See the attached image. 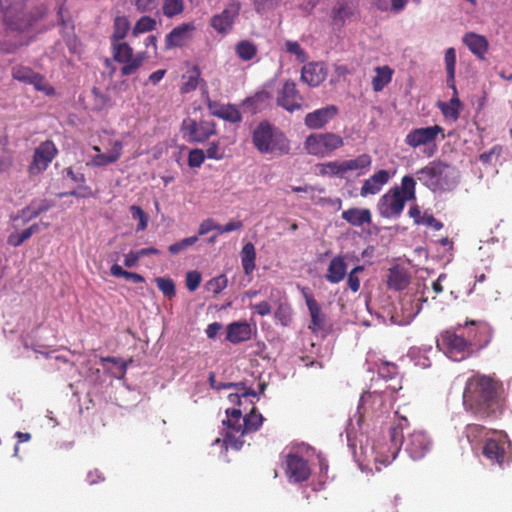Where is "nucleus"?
I'll use <instances>...</instances> for the list:
<instances>
[{"mask_svg": "<svg viewBox=\"0 0 512 512\" xmlns=\"http://www.w3.org/2000/svg\"><path fill=\"white\" fill-rule=\"evenodd\" d=\"M406 424L407 419L401 417L399 423L390 429L389 443L378 442L373 445L374 461L378 471H380L378 464L387 466L396 459L403 443L405 451L413 460L423 458L430 451L432 440L424 431H414L403 440V428Z\"/></svg>", "mask_w": 512, "mask_h": 512, "instance_id": "obj_1", "label": "nucleus"}, {"mask_svg": "<svg viewBox=\"0 0 512 512\" xmlns=\"http://www.w3.org/2000/svg\"><path fill=\"white\" fill-rule=\"evenodd\" d=\"M501 385L491 376L474 373L467 379L463 392V405L479 417L494 415L501 407Z\"/></svg>", "mask_w": 512, "mask_h": 512, "instance_id": "obj_2", "label": "nucleus"}, {"mask_svg": "<svg viewBox=\"0 0 512 512\" xmlns=\"http://www.w3.org/2000/svg\"><path fill=\"white\" fill-rule=\"evenodd\" d=\"M264 421L263 416L258 413L255 408L251 412L242 416V411L237 408L226 409V419L223 425L227 427V431L223 440L217 438L213 445L222 443L225 449L232 448L239 450L243 444V436L247 433L257 431Z\"/></svg>", "mask_w": 512, "mask_h": 512, "instance_id": "obj_3", "label": "nucleus"}, {"mask_svg": "<svg viewBox=\"0 0 512 512\" xmlns=\"http://www.w3.org/2000/svg\"><path fill=\"white\" fill-rule=\"evenodd\" d=\"M416 199V181L410 175L401 179L400 186L390 188L383 194L378 203L377 209L383 218L397 219L402 214L407 202Z\"/></svg>", "mask_w": 512, "mask_h": 512, "instance_id": "obj_4", "label": "nucleus"}, {"mask_svg": "<svg viewBox=\"0 0 512 512\" xmlns=\"http://www.w3.org/2000/svg\"><path fill=\"white\" fill-rule=\"evenodd\" d=\"M417 179L430 190L449 191L458 184V172L448 164L432 161L416 172Z\"/></svg>", "mask_w": 512, "mask_h": 512, "instance_id": "obj_5", "label": "nucleus"}, {"mask_svg": "<svg viewBox=\"0 0 512 512\" xmlns=\"http://www.w3.org/2000/svg\"><path fill=\"white\" fill-rule=\"evenodd\" d=\"M474 335L469 330L467 335L462 327L455 331L447 330L437 338V348L453 361H461L472 351Z\"/></svg>", "mask_w": 512, "mask_h": 512, "instance_id": "obj_6", "label": "nucleus"}, {"mask_svg": "<svg viewBox=\"0 0 512 512\" xmlns=\"http://www.w3.org/2000/svg\"><path fill=\"white\" fill-rule=\"evenodd\" d=\"M252 140L255 148L261 153L287 154L290 150L286 136L268 122H261L255 128Z\"/></svg>", "mask_w": 512, "mask_h": 512, "instance_id": "obj_7", "label": "nucleus"}, {"mask_svg": "<svg viewBox=\"0 0 512 512\" xmlns=\"http://www.w3.org/2000/svg\"><path fill=\"white\" fill-rule=\"evenodd\" d=\"M482 455L491 465L504 468L512 462V444L508 435L501 430L490 434L483 444Z\"/></svg>", "mask_w": 512, "mask_h": 512, "instance_id": "obj_8", "label": "nucleus"}, {"mask_svg": "<svg viewBox=\"0 0 512 512\" xmlns=\"http://www.w3.org/2000/svg\"><path fill=\"white\" fill-rule=\"evenodd\" d=\"M425 284L418 287L415 293L407 291L400 299L395 308V314L391 317L398 325H408L420 313L422 303L427 301L424 297Z\"/></svg>", "mask_w": 512, "mask_h": 512, "instance_id": "obj_9", "label": "nucleus"}, {"mask_svg": "<svg viewBox=\"0 0 512 512\" xmlns=\"http://www.w3.org/2000/svg\"><path fill=\"white\" fill-rule=\"evenodd\" d=\"M439 136L441 139L445 137L444 130L439 125L413 128L406 134L404 142L413 149L422 148L424 153L431 156Z\"/></svg>", "mask_w": 512, "mask_h": 512, "instance_id": "obj_10", "label": "nucleus"}, {"mask_svg": "<svg viewBox=\"0 0 512 512\" xmlns=\"http://www.w3.org/2000/svg\"><path fill=\"white\" fill-rule=\"evenodd\" d=\"M111 51L113 59L122 64L121 75L134 74L147 58L146 52L134 53L133 48L127 42H112Z\"/></svg>", "mask_w": 512, "mask_h": 512, "instance_id": "obj_11", "label": "nucleus"}, {"mask_svg": "<svg viewBox=\"0 0 512 512\" xmlns=\"http://www.w3.org/2000/svg\"><path fill=\"white\" fill-rule=\"evenodd\" d=\"M343 145V138L333 132L310 134L304 142L307 153L317 157L328 156Z\"/></svg>", "mask_w": 512, "mask_h": 512, "instance_id": "obj_12", "label": "nucleus"}, {"mask_svg": "<svg viewBox=\"0 0 512 512\" xmlns=\"http://www.w3.org/2000/svg\"><path fill=\"white\" fill-rule=\"evenodd\" d=\"M397 387L388 386L384 390H374L365 392L360 397L358 409L367 410L368 406L374 413L382 414L388 411L391 405L393 394L397 391Z\"/></svg>", "mask_w": 512, "mask_h": 512, "instance_id": "obj_13", "label": "nucleus"}, {"mask_svg": "<svg viewBox=\"0 0 512 512\" xmlns=\"http://www.w3.org/2000/svg\"><path fill=\"white\" fill-rule=\"evenodd\" d=\"M57 153L58 150L52 141L42 142L34 150L33 160L29 165L30 174L36 175L45 171Z\"/></svg>", "mask_w": 512, "mask_h": 512, "instance_id": "obj_14", "label": "nucleus"}, {"mask_svg": "<svg viewBox=\"0 0 512 512\" xmlns=\"http://www.w3.org/2000/svg\"><path fill=\"white\" fill-rule=\"evenodd\" d=\"M241 5L239 2H230L222 12L215 14L210 19V26L219 34H228L239 15Z\"/></svg>", "mask_w": 512, "mask_h": 512, "instance_id": "obj_15", "label": "nucleus"}, {"mask_svg": "<svg viewBox=\"0 0 512 512\" xmlns=\"http://www.w3.org/2000/svg\"><path fill=\"white\" fill-rule=\"evenodd\" d=\"M303 98L293 81L287 80L277 93V105L288 112H294L302 108Z\"/></svg>", "mask_w": 512, "mask_h": 512, "instance_id": "obj_16", "label": "nucleus"}, {"mask_svg": "<svg viewBox=\"0 0 512 512\" xmlns=\"http://www.w3.org/2000/svg\"><path fill=\"white\" fill-rule=\"evenodd\" d=\"M285 474L288 480L293 483L305 481L311 474L308 462L297 453L287 455Z\"/></svg>", "mask_w": 512, "mask_h": 512, "instance_id": "obj_17", "label": "nucleus"}, {"mask_svg": "<svg viewBox=\"0 0 512 512\" xmlns=\"http://www.w3.org/2000/svg\"><path fill=\"white\" fill-rule=\"evenodd\" d=\"M338 112L337 106L327 105L306 114L304 124L311 130L322 129L337 116Z\"/></svg>", "mask_w": 512, "mask_h": 512, "instance_id": "obj_18", "label": "nucleus"}, {"mask_svg": "<svg viewBox=\"0 0 512 512\" xmlns=\"http://www.w3.org/2000/svg\"><path fill=\"white\" fill-rule=\"evenodd\" d=\"M109 147L110 150L107 153H103L98 146L92 147V150L96 152L90 161L92 166L104 167L113 164L120 159L124 147L122 141L110 140Z\"/></svg>", "mask_w": 512, "mask_h": 512, "instance_id": "obj_19", "label": "nucleus"}, {"mask_svg": "<svg viewBox=\"0 0 512 512\" xmlns=\"http://www.w3.org/2000/svg\"><path fill=\"white\" fill-rule=\"evenodd\" d=\"M196 26L193 22L182 23L173 28L165 38V48L182 47L193 38Z\"/></svg>", "mask_w": 512, "mask_h": 512, "instance_id": "obj_20", "label": "nucleus"}, {"mask_svg": "<svg viewBox=\"0 0 512 512\" xmlns=\"http://www.w3.org/2000/svg\"><path fill=\"white\" fill-rule=\"evenodd\" d=\"M183 128L190 139L195 142H203L215 134V124L208 120L187 119L183 122Z\"/></svg>", "mask_w": 512, "mask_h": 512, "instance_id": "obj_21", "label": "nucleus"}, {"mask_svg": "<svg viewBox=\"0 0 512 512\" xmlns=\"http://www.w3.org/2000/svg\"><path fill=\"white\" fill-rule=\"evenodd\" d=\"M394 174L395 172H390L385 169L378 170L363 182L360 189V195L362 197H367L368 195L378 194Z\"/></svg>", "mask_w": 512, "mask_h": 512, "instance_id": "obj_22", "label": "nucleus"}, {"mask_svg": "<svg viewBox=\"0 0 512 512\" xmlns=\"http://www.w3.org/2000/svg\"><path fill=\"white\" fill-rule=\"evenodd\" d=\"M301 294L305 299L307 308L311 316L310 328L314 332H318L324 329L325 326V315L322 313L320 304L315 300L308 288H300Z\"/></svg>", "mask_w": 512, "mask_h": 512, "instance_id": "obj_23", "label": "nucleus"}, {"mask_svg": "<svg viewBox=\"0 0 512 512\" xmlns=\"http://www.w3.org/2000/svg\"><path fill=\"white\" fill-rule=\"evenodd\" d=\"M495 431L496 430L487 429L479 424H469L466 426L464 433L471 449L475 453H478V451L482 450V446L486 443V439Z\"/></svg>", "mask_w": 512, "mask_h": 512, "instance_id": "obj_24", "label": "nucleus"}, {"mask_svg": "<svg viewBox=\"0 0 512 512\" xmlns=\"http://www.w3.org/2000/svg\"><path fill=\"white\" fill-rule=\"evenodd\" d=\"M327 76V71L323 63L311 62L303 66L301 71V80L310 87L319 86Z\"/></svg>", "mask_w": 512, "mask_h": 512, "instance_id": "obj_25", "label": "nucleus"}, {"mask_svg": "<svg viewBox=\"0 0 512 512\" xmlns=\"http://www.w3.org/2000/svg\"><path fill=\"white\" fill-rule=\"evenodd\" d=\"M252 325L246 321H235L227 326L226 340L232 344H238L251 339Z\"/></svg>", "mask_w": 512, "mask_h": 512, "instance_id": "obj_26", "label": "nucleus"}, {"mask_svg": "<svg viewBox=\"0 0 512 512\" xmlns=\"http://www.w3.org/2000/svg\"><path fill=\"white\" fill-rule=\"evenodd\" d=\"M462 41L477 58L481 60L485 58L488 51V41L484 36L469 32L463 36Z\"/></svg>", "mask_w": 512, "mask_h": 512, "instance_id": "obj_27", "label": "nucleus"}, {"mask_svg": "<svg viewBox=\"0 0 512 512\" xmlns=\"http://www.w3.org/2000/svg\"><path fill=\"white\" fill-rule=\"evenodd\" d=\"M208 109L212 115L231 123L240 122L242 119L241 113L234 105H222L216 102H209Z\"/></svg>", "mask_w": 512, "mask_h": 512, "instance_id": "obj_28", "label": "nucleus"}, {"mask_svg": "<svg viewBox=\"0 0 512 512\" xmlns=\"http://www.w3.org/2000/svg\"><path fill=\"white\" fill-rule=\"evenodd\" d=\"M347 274V265L343 256L333 257L328 265L325 278L329 283H340Z\"/></svg>", "mask_w": 512, "mask_h": 512, "instance_id": "obj_29", "label": "nucleus"}, {"mask_svg": "<svg viewBox=\"0 0 512 512\" xmlns=\"http://www.w3.org/2000/svg\"><path fill=\"white\" fill-rule=\"evenodd\" d=\"M341 217L350 225L356 227L370 224L372 221L371 212L366 208H350L343 211Z\"/></svg>", "mask_w": 512, "mask_h": 512, "instance_id": "obj_30", "label": "nucleus"}, {"mask_svg": "<svg viewBox=\"0 0 512 512\" xmlns=\"http://www.w3.org/2000/svg\"><path fill=\"white\" fill-rule=\"evenodd\" d=\"M0 8L3 10V18L5 23L14 30H24L31 25L30 20H24L20 15L14 14L18 9L14 7H4L0 0Z\"/></svg>", "mask_w": 512, "mask_h": 512, "instance_id": "obj_31", "label": "nucleus"}, {"mask_svg": "<svg viewBox=\"0 0 512 512\" xmlns=\"http://www.w3.org/2000/svg\"><path fill=\"white\" fill-rule=\"evenodd\" d=\"M345 165L346 174L356 172L357 175H362L371 166L372 158L368 154H361L354 159L343 160Z\"/></svg>", "mask_w": 512, "mask_h": 512, "instance_id": "obj_32", "label": "nucleus"}, {"mask_svg": "<svg viewBox=\"0 0 512 512\" xmlns=\"http://www.w3.org/2000/svg\"><path fill=\"white\" fill-rule=\"evenodd\" d=\"M375 73L376 75L372 78V87L375 92H380L391 82L393 70L384 65L376 67Z\"/></svg>", "mask_w": 512, "mask_h": 512, "instance_id": "obj_33", "label": "nucleus"}, {"mask_svg": "<svg viewBox=\"0 0 512 512\" xmlns=\"http://www.w3.org/2000/svg\"><path fill=\"white\" fill-rule=\"evenodd\" d=\"M231 388L235 389V392L228 395L231 404L242 405L243 400L247 401L250 397L257 398V393L253 389L247 388L243 383H233Z\"/></svg>", "mask_w": 512, "mask_h": 512, "instance_id": "obj_34", "label": "nucleus"}, {"mask_svg": "<svg viewBox=\"0 0 512 512\" xmlns=\"http://www.w3.org/2000/svg\"><path fill=\"white\" fill-rule=\"evenodd\" d=\"M241 264L246 275H250L255 269L256 251L251 242L246 243L240 252Z\"/></svg>", "mask_w": 512, "mask_h": 512, "instance_id": "obj_35", "label": "nucleus"}, {"mask_svg": "<svg viewBox=\"0 0 512 512\" xmlns=\"http://www.w3.org/2000/svg\"><path fill=\"white\" fill-rule=\"evenodd\" d=\"M437 106L446 119L456 121L459 118L461 102L458 96H453L448 102H438Z\"/></svg>", "mask_w": 512, "mask_h": 512, "instance_id": "obj_36", "label": "nucleus"}, {"mask_svg": "<svg viewBox=\"0 0 512 512\" xmlns=\"http://www.w3.org/2000/svg\"><path fill=\"white\" fill-rule=\"evenodd\" d=\"M131 29L130 21L126 16H116L113 21L111 43L122 41Z\"/></svg>", "mask_w": 512, "mask_h": 512, "instance_id": "obj_37", "label": "nucleus"}, {"mask_svg": "<svg viewBox=\"0 0 512 512\" xmlns=\"http://www.w3.org/2000/svg\"><path fill=\"white\" fill-rule=\"evenodd\" d=\"M433 349L431 346H425L422 348H411L409 356L416 366L421 368H428L431 365L429 353H432Z\"/></svg>", "mask_w": 512, "mask_h": 512, "instance_id": "obj_38", "label": "nucleus"}, {"mask_svg": "<svg viewBox=\"0 0 512 512\" xmlns=\"http://www.w3.org/2000/svg\"><path fill=\"white\" fill-rule=\"evenodd\" d=\"M257 52V46L250 40H241L235 45V53L242 61L252 60Z\"/></svg>", "mask_w": 512, "mask_h": 512, "instance_id": "obj_39", "label": "nucleus"}, {"mask_svg": "<svg viewBox=\"0 0 512 512\" xmlns=\"http://www.w3.org/2000/svg\"><path fill=\"white\" fill-rule=\"evenodd\" d=\"M156 28H157L156 19H154L150 16H147V15H144L136 21L135 25L132 28V35L134 37H137L140 34L152 32Z\"/></svg>", "mask_w": 512, "mask_h": 512, "instance_id": "obj_40", "label": "nucleus"}, {"mask_svg": "<svg viewBox=\"0 0 512 512\" xmlns=\"http://www.w3.org/2000/svg\"><path fill=\"white\" fill-rule=\"evenodd\" d=\"M320 172L322 175L338 178H344L347 175L343 160L330 161L323 164Z\"/></svg>", "mask_w": 512, "mask_h": 512, "instance_id": "obj_41", "label": "nucleus"}, {"mask_svg": "<svg viewBox=\"0 0 512 512\" xmlns=\"http://www.w3.org/2000/svg\"><path fill=\"white\" fill-rule=\"evenodd\" d=\"M163 14L167 18H173L176 15H179L184 10V1L183 0H163L162 6Z\"/></svg>", "mask_w": 512, "mask_h": 512, "instance_id": "obj_42", "label": "nucleus"}, {"mask_svg": "<svg viewBox=\"0 0 512 512\" xmlns=\"http://www.w3.org/2000/svg\"><path fill=\"white\" fill-rule=\"evenodd\" d=\"M157 287L164 296L172 298L176 294L175 284L170 278L158 277L155 279Z\"/></svg>", "mask_w": 512, "mask_h": 512, "instance_id": "obj_43", "label": "nucleus"}, {"mask_svg": "<svg viewBox=\"0 0 512 512\" xmlns=\"http://www.w3.org/2000/svg\"><path fill=\"white\" fill-rule=\"evenodd\" d=\"M130 212H131L132 218L134 220H138V225H137L136 230L137 231L145 230L147 228V225H148V216L143 211V209L141 207H139V206L132 205L130 207Z\"/></svg>", "mask_w": 512, "mask_h": 512, "instance_id": "obj_44", "label": "nucleus"}, {"mask_svg": "<svg viewBox=\"0 0 512 512\" xmlns=\"http://www.w3.org/2000/svg\"><path fill=\"white\" fill-rule=\"evenodd\" d=\"M29 84L33 85L36 90L44 92L46 95L54 94L53 87L38 73H34Z\"/></svg>", "mask_w": 512, "mask_h": 512, "instance_id": "obj_45", "label": "nucleus"}, {"mask_svg": "<svg viewBox=\"0 0 512 512\" xmlns=\"http://www.w3.org/2000/svg\"><path fill=\"white\" fill-rule=\"evenodd\" d=\"M197 241H198V236H191V237L184 238L181 241L170 245L168 247V251L171 254L176 255V254L184 251L188 247L194 245Z\"/></svg>", "mask_w": 512, "mask_h": 512, "instance_id": "obj_46", "label": "nucleus"}, {"mask_svg": "<svg viewBox=\"0 0 512 512\" xmlns=\"http://www.w3.org/2000/svg\"><path fill=\"white\" fill-rule=\"evenodd\" d=\"M34 73L35 72L30 68L24 66H16L12 70V76L15 80L28 84L31 81Z\"/></svg>", "mask_w": 512, "mask_h": 512, "instance_id": "obj_47", "label": "nucleus"}, {"mask_svg": "<svg viewBox=\"0 0 512 512\" xmlns=\"http://www.w3.org/2000/svg\"><path fill=\"white\" fill-rule=\"evenodd\" d=\"M285 50L294 55L300 62H304L306 60V53L297 41L287 40L285 42Z\"/></svg>", "mask_w": 512, "mask_h": 512, "instance_id": "obj_48", "label": "nucleus"}, {"mask_svg": "<svg viewBox=\"0 0 512 512\" xmlns=\"http://www.w3.org/2000/svg\"><path fill=\"white\" fill-rule=\"evenodd\" d=\"M445 66H446V73L449 74L450 79L455 76V69H456V51L454 48H448L445 51Z\"/></svg>", "mask_w": 512, "mask_h": 512, "instance_id": "obj_49", "label": "nucleus"}, {"mask_svg": "<svg viewBox=\"0 0 512 512\" xmlns=\"http://www.w3.org/2000/svg\"><path fill=\"white\" fill-rule=\"evenodd\" d=\"M102 362H110L116 366V371L112 372L115 378L121 379L126 374L127 364L123 362L121 359L115 357H102Z\"/></svg>", "mask_w": 512, "mask_h": 512, "instance_id": "obj_50", "label": "nucleus"}, {"mask_svg": "<svg viewBox=\"0 0 512 512\" xmlns=\"http://www.w3.org/2000/svg\"><path fill=\"white\" fill-rule=\"evenodd\" d=\"M397 374V367L393 363L382 362L378 367L379 379H392Z\"/></svg>", "mask_w": 512, "mask_h": 512, "instance_id": "obj_51", "label": "nucleus"}, {"mask_svg": "<svg viewBox=\"0 0 512 512\" xmlns=\"http://www.w3.org/2000/svg\"><path fill=\"white\" fill-rule=\"evenodd\" d=\"M205 157L206 156L203 150L193 149L189 152L188 165L191 168H198L203 164Z\"/></svg>", "mask_w": 512, "mask_h": 512, "instance_id": "obj_52", "label": "nucleus"}, {"mask_svg": "<svg viewBox=\"0 0 512 512\" xmlns=\"http://www.w3.org/2000/svg\"><path fill=\"white\" fill-rule=\"evenodd\" d=\"M388 283L391 287L399 290L405 287L407 283L406 276L399 271H392Z\"/></svg>", "mask_w": 512, "mask_h": 512, "instance_id": "obj_53", "label": "nucleus"}, {"mask_svg": "<svg viewBox=\"0 0 512 512\" xmlns=\"http://www.w3.org/2000/svg\"><path fill=\"white\" fill-rule=\"evenodd\" d=\"M501 153V147L496 145L493 146L488 152H484L480 155V161L484 164H492L495 162Z\"/></svg>", "mask_w": 512, "mask_h": 512, "instance_id": "obj_54", "label": "nucleus"}, {"mask_svg": "<svg viewBox=\"0 0 512 512\" xmlns=\"http://www.w3.org/2000/svg\"><path fill=\"white\" fill-rule=\"evenodd\" d=\"M201 282V275L197 271H189L186 274V286L188 290L195 291Z\"/></svg>", "mask_w": 512, "mask_h": 512, "instance_id": "obj_55", "label": "nucleus"}, {"mask_svg": "<svg viewBox=\"0 0 512 512\" xmlns=\"http://www.w3.org/2000/svg\"><path fill=\"white\" fill-rule=\"evenodd\" d=\"M227 285L228 279L225 275L217 276L210 281L211 289L215 294L222 292L227 287Z\"/></svg>", "mask_w": 512, "mask_h": 512, "instance_id": "obj_56", "label": "nucleus"}, {"mask_svg": "<svg viewBox=\"0 0 512 512\" xmlns=\"http://www.w3.org/2000/svg\"><path fill=\"white\" fill-rule=\"evenodd\" d=\"M419 222L420 225L431 227L436 231L442 229L443 227V224L440 221H438L432 214L427 212L423 213V217Z\"/></svg>", "mask_w": 512, "mask_h": 512, "instance_id": "obj_57", "label": "nucleus"}, {"mask_svg": "<svg viewBox=\"0 0 512 512\" xmlns=\"http://www.w3.org/2000/svg\"><path fill=\"white\" fill-rule=\"evenodd\" d=\"M205 156L209 159L220 160L224 157V150L217 143L213 142L207 148Z\"/></svg>", "mask_w": 512, "mask_h": 512, "instance_id": "obj_58", "label": "nucleus"}, {"mask_svg": "<svg viewBox=\"0 0 512 512\" xmlns=\"http://www.w3.org/2000/svg\"><path fill=\"white\" fill-rule=\"evenodd\" d=\"M158 5V0H135V6L139 12H151Z\"/></svg>", "mask_w": 512, "mask_h": 512, "instance_id": "obj_59", "label": "nucleus"}, {"mask_svg": "<svg viewBox=\"0 0 512 512\" xmlns=\"http://www.w3.org/2000/svg\"><path fill=\"white\" fill-rule=\"evenodd\" d=\"M254 313L260 316H267L271 313L272 309L267 301H262L251 306Z\"/></svg>", "mask_w": 512, "mask_h": 512, "instance_id": "obj_60", "label": "nucleus"}, {"mask_svg": "<svg viewBox=\"0 0 512 512\" xmlns=\"http://www.w3.org/2000/svg\"><path fill=\"white\" fill-rule=\"evenodd\" d=\"M31 203L34 205L39 215L43 212L48 211L54 205L53 201L47 199H38L32 201Z\"/></svg>", "mask_w": 512, "mask_h": 512, "instance_id": "obj_61", "label": "nucleus"}, {"mask_svg": "<svg viewBox=\"0 0 512 512\" xmlns=\"http://www.w3.org/2000/svg\"><path fill=\"white\" fill-rule=\"evenodd\" d=\"M255 11L258 14H264L272 7V0H251Z\"/></svg>", "mask_w": 512, "mask_h": 512, "instance_id": "obj_62", "label": "nucleus"}, {"mask_svg": "<svg viewBox=\"0 0 512 512\" xmlns=\"http://www.w3.org/2000/svg\"><path fill=\"white\" fill-rule=\"evenodd\" d=\"M290 316V310L287 305H279L275 312V317L281 321L283 325H287Z\"/></svg>", "mask_w": 512, "mask_h": 512, "instance_id": "obj_63", "label": "nucleus"}, {"mask_svg": "<svg viewBox=\"0 0 512 512\" xmlns=\"http://www.w3.org/2000/svg\"><path fill=\"white\" fill-rule=\"evenodd\" d=\"M37 216H39V214L32 203L22 209L20 214V217L23 219V221H30Z\"/></svg>", "mask_w": 512, "mask_h": 512, "instance_id": "obj_64", "label": "nucleus"}]
</instances>
